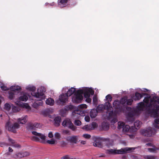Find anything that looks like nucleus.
<instances>
[{
  "label": "nucleus",
  "mask_w": 159,
  "mask_h": 159,
  "mask_svg": "<svg viewBox=\"0 0 159 159\" xmlns=\"http://www.w3.org/2000/svg\"><path fill=\"white\" fill-rule=\"evenodd\" d=\"M85 98H86L85 101L87 102L90 103L91 102V99L89 97Z\"/></svg>",
  "instance_id": "4d7b16f0"
},
{
  "label": "nucleus",
  "mask_w": 159,
  "mask_h": 159,
  "mask_svg": "<svg viewBox=\"0 0 159 159\" xmlns=\"http://www.w3.org/2000/svg\"><path fill=\"white\" fill-rule=\"evenodd\" d=\"M12 110L13 112H16L19 111L20 110V108L19 107L13 106L12 107Z\"/></svg>",
  "instance_id": "2f4dec72"
},
{
  "label": "nucleus",
  "mask_w": 159,
  "mask_h": 159,
  "mask_svg": "<svg viewBox=\"0 0 159 159\" xmlns=\"http://www.w3.org/2000/svg\"><path fill=\"white\" fill-rule=\"evenodd\" d=\"M54 103V100L51 98H48L46 101V104L50 106L53 105Z\"/></svg>",
  "instance_id": "bb28decb"
},
{
  "label": "nucleus",
  "mask_w": 159,
  "mask_h": 159,
  "mask_svg": "<svg viewBox=\"0 0 159 159\" xmlns=\"http://www.w3.org/2000/svg\"><path fill=\"white\" fill-rule=\"evenodd\" d=\"M46 142L49 144H53L55 143V141L53 139L51 140H48Z\"/></svg>",
  "instance_id": "3c124183"
},
{
  "label": "nucleus",
  "mask_w": 159,
  "mask_h": 159,
  "mask_svg": "<svg viewBox=\"0 0 159 159\" xmlns=\"http://www.w3.org/2000/svg\"><path fill=\"white\" fill-rule=\"evenodd\" d=\"M130 128L129 126L128 125H125L123 129V131L124 132H127L129 131Z\"/></svg>",
  "instance_id": "ea45409f"
},
{
  "label": "nucleus",
  "mask_w": 159,
  "mask_h": 159,
  "mask_svg": "<svg viewBox=\"0 0 159 159\" xmlns=\"http://www.w3.org/2000/svg\"><path fill=\"white\" fill-rule=\"evenodd\" d=\"M66 140L70 143L76 144L77 143L78 137L77 136H68L66 137Z\"/></svg>",
  "instance_id": "f8f14e48"
},
{
  "label": "nucleus",
  "mask_w": 159,
  "mask_h": 159,
  "mask_svg": "<svg viewBox=\"0 0 159 159\" xmlns=\"http://www.w3.org/2000/svg\"><path fill=\"white\" fill-rule=\"evenodd\" d=\"M20 153V156L21 157V158L26 157L30 154L29 152H24Z\"/></svg>",
  "instance_id": "c9c22d12"
},
{
  "label": "nucleus",
  "mask_w": 159,
  "mask_h": 159,
  "mask_svg": "<svg viewBox=\"0 0 159 159\" xmlns=\"http://www.w3.org/2000/svg\"><path fill=\"white\" fill-rule=\"evenodd\" d=\"M32 133L33 134L37 136L32 137V140L36 142H39L43 143H46V136L44 135L34 131H32Z\"/></svg>",
  "instance_id": "39448f33"
},
{
  "label": "nucleus",
  "mask_w": 159,
  "mask_h": 159,
  "mask_svg": "<svg viewBox=\"0 0 159 159\" xmlns=\"http://www.w3.org/2000/svg\"><path fill=\"white\" fill-rule=\"evenodd\" d=\"M104 109H107V106H106L105 105H104L103 104H100L99 105L97 108V111H102L104 110ZM107 114H108V112H109V113L110 112V111H107Z\"/></svg>",
  "instance_id": "4468645a"
},
{
  "label": "nucleus",
  "mask_w": 159,
  "mask_h": 159,
  "mask_svg": "<svg viewBox=\"0 0 159 159\" xmlns=\"http://www.w3.org/2000/svg\"><path fill=\"white\" fill-rule=\"evenodd\" d=\"M87 106L85 104H82L79 106V108L81 109L86 108Z\"/></svg>",
  "instance_id": "de8ad7c7"
},
{
  "label": "nucleus",
  "mask_w": 159,
  "mask_h": 159,
  "mask_svg": "<svg viewBox=\"0 0 159 159\" xmlns=\"http://www.w3.org/2000/svg\"><path fill=\"white\" fill-rule=\"evenodd\" d=\"M37 92L34 93V96L37 98H44L43 96L46 91L45 88L43 87L38 88L37 89Z\"/></svg>",
  "instance_id": "9b49d317"
},
{
  "label": "nucleus",
  "mask_w": 159,
  "mask_h": 159,
  "mask_svg": "<svg viewBox=\"0 0 159 159\" xmlns=\"http://www.w3.org/2000/svg\"><path fill=\"white\" fill-rule=\"evenodd\" d=\"M19 125L17 123L12 124L11 122L8 121L6 125V127L8 130L13 133H16V130L19 128Z\"/></svg>",
  "instance_id": "0eeeda50"
},
{
  "label": "nucleus",
  "mask_w": 159,
  "mask_h": 159,
  "mask_svg": "<svg viewBox=\"0 0 159 159\" xmlns=\"http://www.w3.org/2000/svg\"><path fill=\"white\" fill-rule=\"evenodd\" d=\"M155 132V129L151 127H149L147 129H143L141 130V133L143 135L149 137L152 136Z\"/></svg>",
  "instance_id": "9d476101"
},
{
  "label": "nucleus",
  "mask_w": 159,
  "mask_h": 159,
  "mask_svg": "<svg viewBox=\"0 0 159 159\" xmlns=\"http://www.w3.org/2000/svg\"><path fill=\"white\" fill-rule=\"evenodd\" d=\"M148 150L150 152H153L156 151L155 148H148Z\"/></svg>",
  "instance_id": "6e6d98bb"
},
{
  "label": "nucleus",
  "mask_w": 159,
  "mask_h": 159,
  "mask_svg": "<svg viewBox=\"0 0 159 159\" xmlns=\"http://www.w3.org/2000/svg\"><path fill=\"white\" fill-rule=\"evenodd\" d=\"M142 124V122L139 120H136L135 121L134 124V125L135 127V128L137 129H139Z\"/></svg>",
  "instance_id": "c85d7f7f"
},
{
  "label": "nucleus",
  "mask_w": 159,
  "mask_h": 159,
  "mask_svg": "<svg viewBox=\"0 0 159 159\" xmlns=\"http://www.w3.org/2000/svg\"><path fill=\"white\" fill-rule=\"evenodd\" d=\"M63 132L64 134H67L69 133V131L67 130H65L63 131Z\"/></svg>",
  "instance_id": "680f3d73"
},
{
  "label": "nucleus",
  "mask_w": 159,
  "mask_h": 159,
  "mask_svg": "<svg viewBox=\"0 0 159 159\" xmlns=\"http://www.w3.org/2000/svg\"><path fill=\"white\" fill-rule=\"evenodd\" d=\"M83 136L87 139H89L91 137V135L90 134H84Z\"/></svg>",
  "instance_id": "603ef678"
},
{
  "label": "nucleus",
  "mask_w": 159,
  "mask_h": 159,
  "mask_svg": "<svg viewBox=\"0 0 159 159\" xmlns=\"http://www.w3.org/2000/svg\"><path fill=\"white\" fill-rule=\"evenodd\" d=\"M144 159H156L157 157L152 155H146L143 157Z\"/></svg>",
  "instance_id": "f704fd0d"
},
{
  "label": "nucleus",
  "mask_w": 159,
  "mask_h": 159,
  "mask_svg": "<svg viewBox=\"0 0 159 159\" xmlns=\"http://www.w3.org/2000/svg\"><path fill=\"white\" fill-rule=\"evenodd\" d=\"M90 117L89 116H86L84 117V119L86 121L88 122L90 121Z\"/></svg>",
  "instance_id": "5fc2aeb1"
},
{
  "label": "nucleus",
  "mask_w": 159,
  "mask_h": 159,
  "mask_svg": "<svg viewBox=\"0 0 159 159\" xmlns=\"http://www.w3.org/2000/svg\"><path fill=\"white\" fill-rule=\"evenodd\" d=\"M4 108L7 111H9L11 109L10 105L8 103H6L4 105Z\"/></svg>",
  "instance_id": "a19ab883"
},
{
  "label": "nucleus",
  "mask_w": 159,
  "mask_h": 159,
  "mask_svg": "<svg viewBox=\"0 0 159 159\" xmlns=\"http://www.w3.org/2000/svg\"><path fill=\"white\" fill-rule=\"evenodd\" d=\"M75 124L77 126H79L81 124V121L79 120H75L74 122Z\"/></svg>",
  "instance_id": "a18cd8bd"
},
{
  "label": "nucleus",
  "mask_w": 159,
  "mask_h": 159,
  "mask_svg": "<svg viewBox=\"0 0 159 159\" xmlns=\"http://www.w3.org/2000/svg\"><path fill=\"white\" fill-rule=\"evenodd\" d=\"M139 107L140 110L143 109L144 107V104L143 102H140L139 103Z\"/></svg>",
  "instance_id": "79ce46f5"
},
{
  "label": "nucleus",
  "mask_w": 159,
  "mask_h": 159,
  "mask_svg": "<svg viewBox=\"0 0 159 159\" xmlns=\"http://www.w3.org/2000/svg\"><path fill=\"white\" fill-rule=\"evenodd\" d=\"M9 98L11 99H13L14 96V94L12 91H9L8 92Z\"/></svg>",
  "instance_id": "58836bf2"
},
{
  "label": "nucleus",
  "mask_w": 159,
  "mask_h": 159,
  "mask_svg": "<svg viewBox=\"0 0 159 159\" xmlns=\"http://www.w3.org/2000/svg\"><path fill=\"white\" fill-rule=\"evenodd\" d=\"M62 125L64 127H67L73 131H75L77 127L74 125L69 119L63 120L62 123Z\"/></svg>",
  "instance_id": "1a4fd4ad"
},
{
  "label": "nucleus",
  "mask_w": 159,
  "mask_h": 159,
  "mask_svg": "<svg viewBox=\"0 0 159 159\" xmlns=\"http://www.w3.org/2000/svg\"><path fill=\"white\" fill-rule=\"evenodd\" d=\"M27 117V116H25L24 117L19 118L18 120V122L20 124H25L27 121L26 120Z\"/></svg>",
  "instance_id": "5701e85b"
},
{
  "label": "nucleus",
  "mask_w": 159,
  "mask_h": 159,
  "mask_svg": "<svg viewBox=\"0 0 159 159\" xmlns=\"http://www.w3.org/2000/svg\"><path fill=\"white\" fill-rule=\"evenodd\" d=\"M13 151V150L10 147L9 148V151L10 152H12Z\"/></svg>",
  "instance_id": "0e129e2a"
},
{
  "label": "nucleus",
  "mask_w": 159,
  "mask_h": 159,
  "mask_svg": "<svg viewBox=\"0 0 159 159\" xmlns=\"http://www.w3.org/2000/svg\"><path fill=\"white\" fill-rule=\"evenodd\" d=\"M83 93V90L79 89L75 92L72 98V100L75 103H79L81 102L83 99L82 94Z\"/></svg>",
  "instance_id": "423d86ee"
},
{
  "label": "nucleus",
  "mask_w": 159,
  "mask_h": 159,
  "mask_svg": "<svg viewBox=\"0 0 159 159\" xmlns=\"http://www.w3.org/2000/svg\"><path fill=\"white\" fill-rule=\"evenodd\" d=\"M54 125L56 126H58L60 124L61 118L60 116H57L54 119Z\"/></svg>",
  "instance_id": "412c9836"
},
{
  "label": "nucleus",
  "mask_w": 159,
  "mask_h": 159,
  "mask_svg": "<svg viewBox=\"0 0 159 159\" xmlns=\"http://www.w3.org/2000/svg\"><path fill=\"white\" fill-rule=\"evenodd\" d=\"M75 107L70 104L66 105L64 107V110L66 111H71L75 109Z\"/></svg>",
  "instance_id": "4be33fe9"
},
{
  "label": "nucleus",
  "mask_w": 159,
  "mask_h": 159,
  "mask_svg": "<svg viewBox=\"0 0 159 159\" xmlns=\"http://www.w3.org/2000/svg\"><path fill=\"white\" fill-rule=\"evenodd\" d=\"M97 98L96 97H93V101L94 102H96L97 101Z\"/></svg>",
  "instance_id": "bf43d9fd"
},
{
  "label": "nucleus",
  "mask_w": 159,
  "mask_h": 159,
  "mask_svg": "<svg viewBox=\"0 0 159 159\" xmlns=\"http://www.w3.org/2000/svg\"><path fill=\"white\" fill-rule=\"evenodd\" d=\"M55 137L57 139H59L61 137V135L59 133L57 132L55 134Z\"/></svg>",
  "instance_id": "864d4df0"
},
{
  "label": "nucleus",
  "mask_w": 159,
  "mask_h": 159,
  "mask_svg": "<svg viewBox=\"0 0 159 159\" xmlns=\"http://www.w3.org/2000/svg\"><path fill=\"white\" fill-rule=\"evenodd\" d=\"M82 129L86 130H92L91 126L90 125H86L82 127Z\"/></svg>",
  "instance_id": "72a5a7b5"
},
{
  "label": "nucleus",
  "mask_w": 159,
  "mask_h": 159,
  "mask_svg": "<svg viewBox=\"0 0 159 159\" xmlns=\"http://www.w3.org/2000/svg\"><path fill=\"white\" fill-rule=\"evenodd\" d=\"M133 114L129 113L128 114V117L127 118V122L130 123H133L134 121V119L133 117Z\"/></svg>",
  "instance_id": "aec40b11"
},
{
  "label": "nucleus",
  "mask_w": 159,
  "mask_h": 159,
  "mask_svg": "<svg viewBox=\"0 0 159 159\" xmlns=\"http://www.w3.org/2000/svg\"><path fill=\"white\" fill-rule=\"evenodd\" d=\"M9 141L11 142L12 144H14L15 143V142L14 140H12V139H11V138L9 139Z\"/></svg>",
  "instance_id": "052dcab7"
},
{
  "label": "nucleus",
  "mask_w": 159,
  "mask_h": 159,
  "mask_svg": "<svg viewBox=\"0 0 159 159\" xmlns=\"http://www.w3.org/2000/svg\"><path fill=\"white\" fill-rule=\"evenodd\" d=\"M34 124L35 129L36 128H40L41 127L40 124L38 123L35 122L34 123Z\"/></svg>",
  "instance_id": "09e8293b"
},
{
  "label": "nucleus",
  "mask_w": 159,
  "mask_h": 159,
  "mask_svg": "<svg viewBox=\"0 0 159 159\" xmlns=\"http://www.w3.org/2000/svg\"><path fill=\"white\" fill-rule=\"evenodd\" d=\"M48 136L50 138H52L53 137V135L52 132H50L49 133Z\"/></svg>",
  "instance_id": "13d9d810"
},
{
  "label": "nucleus",
  "mask_w": 159,
  "mask_h": 159,
  "mask_svg": "<svg viewBox=\"0 0 159 159\" xmlns=\"http://www.w3.org/2000/svg\"><path fill=\"white\" fill-rule=\"evenodd\" d=\"M81 143L83 144H84L86 143V141H82L81 142Z\"/></svg>",
  "instance_id": "69168bd1"
},
{
  "label": "nucleus",
  "mask_w": 159,
  "mask_h": 159,
  "mask_svg": "<svg viewBox=\"0 0 159 159\" xmlns=\"http://www.w3.org/2000/svg\"><path fill=\"white\" fill-rule=\"evenodd\" d=\"M106 99L107 100L108 104L107 105V111H110L109 113V117L113 115V108H112L111 103L110 102L111 101L112 97L111 95L109 94L106 97Z\"/></svg>",
  "instance_id": "6e6552de"
},
{
  "label": "nucleus",
  "mask_w": 159,
  "mask_h": 159,
  "mask_svg": "<svg viewBox=\"0 0 159 159\" xmlns=\"http://www.w3.org/2000/svg\"><path fill=\"white\" fill-rule=\"evenodd\" d=\"M146 145L148 146H151L152 145V144L151 143H147Z\"/></svg>",
  "instance_id": "e2e57ef3"
},
{
  "label": "nucleus",
  "mask_w": 159,
  "mask_h": 159,
  "mask_svg": "<svg viewBox=\"0 0 159 159\" xmlns=\"http://www.w3.org/2000/svg\"><path fill=\"white\" fill-rule=\"evenodd\" d=\"M102 126L103 130H107L109 129L110 125L108 123L104 122L102 123Z\"/></svg>",
  "instance_id": "393cba45"
},
{
  "label": "nucleus",
  "mask_w": 159,
  "mask_h": 159,
  "mask_svg": "<svg viewBox=\"0 0 159 159\" xmlns=\"http://www.w3.org/2000/svg\"><path fill=\"white\" fill-rule=\"evenodd\" d=\"M127 102H126V105H131L132 104L133 102V100L131 99H127Z\"/></svg>",
  "instance_id": "e433bc0d"
},
{
  "label": "nucleus",
  "mask_w": 159,
  "mask_h": 159,
  "mask_svg": "<svg viewBox=\"0 0 159 159\" xmlns=\"http://www.w3.org/2000/svg\"><path fill=\"white\" fill-rule=\"evenodd\" d=\"M28 99V98L26 93L24 94L23 95L20 96L19 98V100L22 101H26Z\"/></svg>",
  "instance_id": "cd10ccee"
},
{
  "label": "nucleus",
  "mask_w": 159,
  "mask_h": 159,
  "mask_svg": "<svg viewBox=\"0 0 159 159\" xmlns=\"http://www.w3.org/2000/svg\"><path fill=\"white\" fill-rule=\"evenodd\" d=\"M40 98V99H39V102H35L34 103V107L36 108V107L35 106V104H36L38 106H42L43 104V102L42 100H44L45 99L44 98Z\"/></svg>",
  "instance_id": "c756f323"
},
{
  "label": "nucleus",
  "mask_w": 159,
  "mask_h": 159,
  "mask_svg": "<svg viewBox=\"0 0 159 159\" xmlns=\"http://www.w3.org/2000/svg\"><path fill=\"white\" fill-rule=\"evenodd\" d=\"M91 126L92 128V130L94 129L97 126V123L94 122L92 123L91 125H90Z\"/></svg>",
  "instance_id": "8fccbe9b"
},
{
  "label": "nucleus",
  "mask_w": 159,
  "mask_h": 159,
  "mask_svg": "<svg viewBox=\"0 0 159 159\" xmlns=\"http://www.w3.org/2000/svg\"><path fill=\"white\" fill-rule=\"evenodd\" d=\"M69 0H58V5L61 7L66 6V4Z\"/></svg>",
  "instance_id": "f3484780"
},
{
  "label": "nucleus",
  "mask_w": 159,
  "mask_h": 159,
  "mask_svg": "<svg viewBox=\"0 0 159 159\" xmlns=\"http://www.w3.org/2000/svg\"><path fill=\"white\" fill-rule=\"evenodd\" d=\"M93 145L95 147H98L102 148L103 147V145L101 142L98 140H95L93 143Z\"/></svg>",
  "instance_id": "6ab92c4d"
},
{
  "label": "nucleus",
  "mask_w": 159,
  "mask_h": 159,
  "mask_svg": "<svg viewBox=\"0 0 159 159\" xmlns=\"http://www.w3.org/2000/svg\"><path fill=\"white\" fill-rule=\"evenodd\" d=\"M150 106L152 108L149 110L151 117L156 118L158 116V112L159 111V98L157 96H154L151 99Z\"/></svg>",
  "instance_id": "f257e3e1"
},
{
  "label": "nucleus",
  "mask_w": 159,
  "mask_h": 159,
  "mask_svg": "<svg viewBox=\"0 0 159 159\" xmlns=\"http://www.w3.org/2000/svg\"><path fill=\"white\" fill-rule=\"evenodd\" d=\"M154 126L157 128H159V119H156L154 120V123L153 124Z\"/></svg>",
  "instance_id": "7c9ffc66"
},
{
  "label": "nucleus",
  "mask_w": 159,
  "mask_h": 159,
  "mask_svg": "<svg viewBox=\"0 0 159 159\" xmlns=\"http://www.w3.org/2000/svg\"><path fill=\"white\" fill-rule=\"evenodd\" d=\"M27 106H25V107L26 108H28L29 107H30V106L29 105H28V104H27Z\"/></svg>",
  "instance_id": "338daca9"
},
{
  "label": "nucleus",
  "mask_w": 159,
  "mask_h": 159,
  "mask_svg": "<svg viewBox=\"0 0 159 159\" xmlns=\"http://www.w3.org/2000/svg\"><path fill=\"white\" fill-rule=\"evenodd\" d=\"M75 91V88L71 87L68 90L66 93L62 94L59 96V100L61 102L65 103L68 100V97L71 96Z\"/></svg>",
  "instance_id": "7ed1b4c3"
},
{
  "label": "nucleus",
  "mask_w": 159,
  "mask_h": 159,
  "mask_svg": "<svg viewBox=\"0 0 159 159\" xmlns=\"http://www.w3.org/2000/svg\"><path fill=\"white\" fill-rule=\"evenodd\" d=\"M20 154L19 152L13 155L12 156V157L15 158H21V157L20 156Z\"/></svg>",
  "instance_id": "c03bdc74"
},
{
  "label": "nucleus",
  "mask_w": 159,
  "mask_h": 159,
  "mask_svg": "<svg viewBox=\"0 0 159 159\" xmlns=\"http://www.w3.org/2000/svg\"><path fill=\"white\" fill-rule=\"evenodd\" d=\"M135 148H121L120 150H115L110 149L107 150V152L109 154H124L129 152V151H133Z\"/></svg>",
  "instance_id": "f03ea898"
},
{
  "label": "nucleus",
  "mask_w": 159,
  "mask_h": 159,
  "mask_svg": "<svg viewBox=\"0 0 159 159\" xmlns=\"http://www.w3.org/2000/svg\"><path fill=\"white\" fill-rule=\"evenodd\" d=\"M94 91L91 89H86L83 90V93L84 97L89 98L90 95H93L94 94Z\"/></svg>",
  "instance_id": "ddd939ff"
},
{
  "label": "nucleus",
  "mask_w": 159,
  "mask_h": 159,
  "mask_svg": "<svg viewBox=\"0 0 159 159\" xmlns=\"http://www.w3.org/2000/svg\"><path fill=\"white\" fill-rule=\"evenodd\" d=\"M26 128L28 130H35L34 123H30L27 124Z\"/></svg>",
  "instance_id": "a878e982"
},
{
  "label": "nucleus",
  "mask_w": 159,
  "mask_h": 159,
  "mask_svg": "<svg viewBox=\"0 0 159 159\" xmlns=\"http://www.w3.org/2000/svg\"><path fill=\"white\" fill-rule=\"evenodd\" d=\"M107 119L108 120H111V123H115L118 121L117 118L114 115V113H113V115L109 117V113L108 114Z\"/></svg>",
  "instance_id": "dca6fc26"
},
{
  "label": "nucleus",
  "mask_w": 159,
  "mask_h": 159,
  "mask_svg": "<svg viewBox=\"0 0 159 159\" xmlns=\"http://www.w3.org/2000/svg\"><path fill=\"white\" fill-rule=\"evenodd\" d=\"M150 98V96L145 97L143 101V102H144L146 103H148L149 101V99Z\"/></svg>",
  "instance_id": "37998d69"
},
{
  "label": "nucleus",
  "mask_w": 159,
  "mask_h": 159,
  "mask_svg": "<svg viewBox=\"0 0 159 159\" xmlns=\"http://www.w3.org/2000/svg\"><path fill=\"white\" fill-rule=\"evenodd\" d=\"M26 89L28 90L34 92L36 90V88L34 86H28L26 88Z\"/></svg>",
  "instance_id": "4c0bfd02"
},
{
  "label": "nucleus",
  "mask_w": 159,
  "mask_h": 159,
  "mask_svg": "<svg viewBox=\"0 0 159 159\" xmlns=\"http://www.w3.org/2000/svg\"><path fill=\"white\" fill-rule=\"evenodd\" d=\"M147 94L146 93H143L142 94H141L138 92H136L135 93V98H134V99L135 100H139L142 98L143 96L146 95Z\"/></svg>",
  "instance_id": "2eb2a0df"
},
{
  "label": "nucleus",
  "mask_w": 159,
  "mask_h": 159,
  "mask_svg": "<svg viewBox=\"0 0 159 159\" xmlns=\"http://www.w3.org/2000/svg\"><path fill=\"white\" fill-rule=\"evenodd\" d=\"M1 88L2 90L4 91L8 90L9 89L7 88V86H1Z\"/></svg>",
  "instance_id": "49530a36"
},
{
  "label": "nucleus",
  "mask_w": 159,
  "mask_h": 159,
  "mask_svg": "<svg viewBox=\"0 0 159 159\" xmlns=\"http://www.w3.org/2000/svg\"><path fill=\"white\" fill-rule=\"evenodd\" d=\"M6 154H7L8 155H10V153L9 152H7V154H5V155H6Z\"/></svg>",
  "instance_id": "774afa93"
},
{
  "label": "nucleus",
  "mask_w": 159,
  "mask_h": 159,
  "mask_svg": "<svg viewBox=\"0 0 159 159\" xmlns=\"http://www.w3.org/2000/svg\"><path fill=\"white\" fill-rule=\"evenodd\" d=\"M127 97H125L122 98L120 101H115L113 103V106L116 109L122 110V105L124 106H126L127 102Z\"/></svg>",
  "instance_id": "20e7f679"
},
{
  "label": "nucleus",
  "mask_w": 159,
  "mask_h": 159,
  "mask_svg": "<svg viewBox=\"0 0 159 159\" xmlns=\"http://www.w3.org/2000/svg\"><path fill=\"white\" fill-rule=\"evenodd\" d=\"M98 111L96 109H93L91 110L90 112V116L91 118H95L98 114Z\"/></svg>",
  "instance_id": "a211bd4d"
},
{
  "label": "nucleus",
  "mask_w": 159,
  "mask_h": 159,
  "mask_svg": "<svg viewBox=\"0 0 159 159\" xmlns=\"http://www.w3.org/2000/svg\"><path fill=\"white\" fill-rule=\"evenodd\" d=\"M10 89L11 91L15 92L16 91H19L20 90L21 88L20 86L16 85L11 86L10 87Z\"/></svg>",
  "instance_id": "b1692460"
},
{
  "label": "nucleus",
  "mask_w": 159,
  "mask_h": 159,
  "mask_svg": "<svg viewBox=\"0 0 159 159\" xmlns=\"http://www.w3.org/2000/svg\"><path fill=\"white\" fill-rule=\"evenodd\" d=\"M118 128L119 129H123L125 126V123L123 122H119L118 123Z\"/></svg>",
  "instance_id": "473e14b6"
}]
</instances>
